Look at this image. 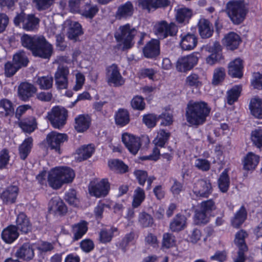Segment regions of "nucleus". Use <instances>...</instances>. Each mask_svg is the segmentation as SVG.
<instances>
[{"instance_id": "1", "label": "nucleus", "mask_w": 262, "mask_h": 262, "mask_svg": "<svg viewBox=\"0 0 262 262\" xmlns=\"http://www.w3.org/2000/svg\"><path fill=\"white\" fill-rule=\"evenodd\" d=\"M22 46L31 51L33 56L43 59H50L53 53V46L43 36H31L24 34L20 38Z\"/></svg>"}, {"instance_id": "2", "label": "nucleus", "mask_w": 262, "mask_h": 262, "mask_svg": "<svg viewBox=\"0 0 262 262\" xmlns=\"http://www.w3.org/2000/svg\"><path fill=\"white\" fill-rule=\"evenodd\" d=\"M210 112V108L204 101H190L186 108L187 122L191 126H198L206 121Z\"/></svg>"}, {"instance_id": "3", "label": "nucleus", "mask_w": 262, "mask_h": 262, "mask_svg": "<svg viewBox=\"0 0 262 262\" xmlns=\"http://www.w3.org/2000/svg\"><path fill=\"white\" fill-rule=\"evenodd\" d=\"M75 177L73 169L69 167L55 168L50 170L48 175V182L53 189H59L64 183L71 182Z\"/></svg>"}, {"instance_id": "4", "label": "nucleus", "mask_w": 262, "mask_h": 262, "mask_svg": "<svg viewBox=\"0 0 262 262\" xmlns=\"http://www.w3.org/2000/svg\"><path fill=\"white\" fill-rule=\"evenodd\" d=\"M225 11L234 24H239L244 20L248 9L244 0H231L226 4Z\"/></svg>"}, {"instance_id": "5", "label": "nucleus", "mask_w": 262, "mask_h": 262, "mask_svg": "<svg viewBox=\"0 0 262 262\" xmlns=\"http://www.w3.org/2000/svg\"><path fill=\"white\" fill-rule=\"evenodd\" d=\"M40 19L33 14H26L24 11L17 13L14 17L13 23L15 26H19L22 23V28L27 31H33L39 26Z\"/></svg>"}, {"instance_id": "6", "label": "nucleus", "mask_w": 262, "mask_h": 262, "mask_svg": "<svg viewBox=\"0 0 262 262\" xmlns=\"http://www.w3.org/2000/svg\"><path fill=\"white\" fill-rule=\"evenodd\" d=\"M68 112L63 107L59 106L53 107L48 113V119L55 128H60L66 124Z\"/></svg>"}, {"instance_id": "7", "label": "nucleus", "mask_w": 262, "mask_h": 262, "mask_svg": "<svg viewBox=\"0 0 262 262\" xmlns=\"http://www.w3.org/2000/svg\"><path fill=\"white\" fill-rule=\"evenodd\" d=\"M69 68L67 66L59 64L54 73V77L56 88L58 90L67 89L69 84Z\"/></svg>"}, {"instance_id": "8", "label": "nucleus", "mask_w": 262, "mask_h": 262, "mask_svg": "<svg viewBox=\"0 0 262 262\" xmlns=\"http://www.w3.org/2000/svg\"><path fill=\"white\" fill-rule=\"evenodd\" d=\"M119 32L115 35L117 41L120 42V46L122 45L123 50H128L131 47V29L129 24L122 26L119 28Z\"/></svg>"}, {"instance_id": "9", "label": "nucleus", "mask_w": 262, "mask_h": 262, "mask_svg": "<svg viewBox=\"0 0 262 262\" xmlns=\"http://www.w3.org/2000/svg\"><path fill=\"white\" fill-rule=\"evenodd\" d=\"M197 54L193 53L179 58L176 63L177 70L179 72H185L192 69L198 62Z\"/></svg>"}, {"instance_id": "10", "label": "nucleus", "mask_w": 262, "mask_h": 262, "mask_svg": "<svg viewBox=\"0 0 262 262\" xmlns=\"http://www.w3.org/2000/svg\"><path fill=\"white\" fill-rule=\"evenodd\" d=\"M47 141L49 146L52 149H54L58 153H60L61 145L68 139V135L66 134L52 132L47 136Z\"/></svg>"}, {"instance_id": "11", "label": "nucleus", "mask_w": 262, "mask_h": 262, "mask_svg": "<svg viewBox=\"0 0 262 262\" xmlns=\"http://www.w3.org/2000/svg\"><path fill=\"white\" fill-rule=\"evenodd\" d=\"M155 33L161 37L166 38L168 36L175 35L178 29L173 23L168 24L166 21H159L155 25Z\"/></svg>"}, {"instance_id": "12", "label": "nucleus", "mask_w": 262, "mask_h": 262, "mask_svg": "<svg viewBox=\"0 0 262 262\" xmlns=\"http://www.w3.org/2000/svg\"><path fill=\"white\" fill-rule=\"evenodd\" d=\"M106 78L109 84L118 86L122 85L124 80L121 76L119 69L115 64H113L106 68Z\"/></svg>"}, {"instance_id": "13", "label": "nucleus", "mask_w": 262, "mask_h": 262, "mask_svg": "<svg viewBox=\"0 0 262 262\" xmlns=\"http://www.w3.org/2000/svg\"><path fill=\"white\" fill-rule=\"evenodd\" d=\"M110 185L107 179H102L96 184H90L89 190L91 195L97 198L106 196L110 190Z\"/></svg>"}, {"instance_id": "14", "label": "nucleus", "mask_w": 262, "mask_h": 262, "mask_svg": "<svg viewBox=\"0 0 262 262\" xmlns=\"http://www.w3.org/2000/svg\"><path fill=\"white\" fill-rule=\"evenodd\" d=\"M212 188L211 184L209 180H199L193 188V192L198 197L207 198L211 193Z\"/></svg>"}, {"instance_id": "15", "label": "nucleus", "mask_w": 262, "mask_h": 262, "mask_svg": "<svg viewBox=\"0 0 262 262\" xmlns=\"http://www.w3.org/2000/svg\"><path fill=\"white\" fill-rule=\"evenodd\" d=\"M19 192L16 185H10L5 189L0 190V199L5 204H12L16 202Z\"/></svg>"}, {"instance_id": "16", "label": "nucleus", "mask_w": 262, "mask_h": 262, "mask_svg": "<svg viewBox=\"0 0 262 262\" xmlns=\"http://www.w3.org/2000/svg\"><path fill=\"white\" fill-rule=\"evenodd\" d=\"M143 53L147 58H156L160 53V41L158 39H151L143 48Z\"/></svg>"}, {"instance_id": "17", "label": "nucleus", "mask_w": 262, "mask_h": 262, "mask_svg": "<svg viewBox=\"0 0 262 262\" xmlns=\"http://www.w3.org/2000/svg\"><path fill=\"white\" fill-rule=\"evenodd\" d=\"M15 255L16 257L29 261L34 256L33 246L30 243L23 244L16 250Z\"/></svg>"}, {"instance_id": "18", "label": "nucleus", "mask_w": 262, "mask_h": 262, "mask_svg": "<svg viewBox=\"0 0 262 262\" xmlns=\"http://www.w3.org/2000/svg\"><path fill=\"white\" fill-rule=\"evenodd\" d=\"M138 3L142 9L150 11L151 9L165 8L169 5L170 2L169 0H138Z\"/></svg>"}, {"instance_id": "19", "label": "nucleus", "mask_w": 262, "mask_h": 262, "mask_svg": "<svg viewBox=\"0 0 262 262\" xmlns=\"http://www.w3.org/2000/svg\"><path fill=\"white\" fill-rule=\"evenodd\" d=\"M36 92V88L28 82L21 83L18 88L19 97L24 101H27Z\"/></svg>"}, {"instance_id": "20", "label": "nucleus", "mask_w": 262, "mask_h": 262, "mask_svg": "<svg viewBox=\"0 0 262 262\" xmlns=\"http://www.w3.org/2000/svg\"><path fill=\"white\" fill-rule=\"evenodd\" d=\"M198 38L193 34L188 33L181 35L180 46L184 50H193L197 45Z\"/></svg>"}, {"instance_id": "21", "label": "nucleus", "mask_w": 262, "mask_h": 262, "mask_svg": "<svg viewBox=\"0 0 262 262\" xmlns=\"http://www.w3.org/2000/svg\"><path fill=\"white\" fill-rule=\"evenodd\" d=\"M15 227L17 230L23 233H27L32 229V225L29 219L24 213H20L17 215Z\"/></svg>"}, {"instance_id": "22", "label": "nucleus", "mask_w": 262, "mask_h": 262, "mask_svg": "<svg viewBox=\"0 0 262 262\" xmlns=\"http://www.w3.org/2000/svg\"><path fill=\"white\" fill-rule=\"evenodd\" d=\"M19 233L15 225H10L3 229L1 236L3 240L7 244H11L18 237Z\"/></svg>"}, {"instance_id": "23", "label": "nucleus", "mask_w": 262, "mask_h": 262, "mask_svg": "<svg viewBox=\"0 0 262 262\" xmlns=\"http://www.w3.org/2000/svg\"><path fill=\"white\" fill-rule=\"evenodd\" d=\"M259 161V157L258 155L249 152L243 159V168L246 170H253L257 166Z\"/></svg>"}, {"instance_id": "24", "label": "nucleus", "mask_w": 262, "mask_h": 262, "mask_svg": "<svg viewBox=\"0 0 262 262\" xmlns=\"http://www.w3.org/2000/svg\"><path fill=\"white\" fill-rule=\"evenodd\" d=\"M198 26L199 34L202 38H208L212 35L213 28L208 20L201 19Z\"/></svg>"}, {"instance_id": "25", "label": "nucleus", "mask_w": 262, "mask_h": 262, "mask_svg": "<svg viewBox=\"0 0 262 262\" xmlns=\"http://www.w3.org/2000/svg\"><path fill=\"white\" fill-rule=\"evenodd\" d=\"M243 61L236 58L228 65V74L232 77L241 78L243 76Z\"/></svg>"}, {"instance_id": "26", "label": "nucleus", "mask_w": 262, "mask_h": 262, "mask_svg": "<svg viewBox=\"0 0 262 262\" xmlns=\"http://www.w3.org/2000/svg\"><path fill=\"white\" fill-rule=\"evenodd\" d=\"M241 40L239 36L234 32H230L223 39V43L231 50L236 49L239 45Z\"/></svg>"}, {"instance_id": "27", "label": "nucleus", "mask_w": 262, "mask_h": 262, "mask_svg": "<svg viewBox=\"0 0 262 262\" xmlns=\"http://www.w3.org/2000/svg\"><path fill=\"white\" fill-rule=\"evenodd\" d=\"M95 150V146L92 144L81 146L76 150L78 155L77 160L82 161L90 158L94 153Z\"/></svg>"}, {"instance_id": "28", "label": "nucleus", "mask_w": 262, "mask_h": 262, "mask_svg": "<svg viewBox=\"0 0 262 262\" xmlns=\"http://www.w3.org/2000/svg\"><path fill=\"white\" fill-rule=\"evenodd\" d=\"M91 119L88 115H80L75 119V129L79 133L86 130L90 126Z\"/></svg>"}, {"instance_id": "29", "label": "nucleus", "mask_w": 262, "mask_h": 262, "mask_svg": "<svg viewBox=\"0 0 262 262\" xmlns=\"http://www.w3.org/2000/svg\"><path fill=\"white\" fill-rule=\"evenodd\" d=\"M88 222L81 221L80 222L72 225V232L73 234V239L77 241L80 239L87 232Z\"/></svg>"}, {"instance_id": "30", "label": "nucleus", "mask_w": 262, "mask_h": 262, "mask_svg": "<svg viewBox=\"0 0 262 262\" xmlns=\"http://www.w3.org/2000/svg\"><path fill=\"white\" fill-rule=\"evenodd\" d=\"M18 125L26 133L33 132L37 127V122L34 117L31 116L18 121Z\"/></svg>"}, {"instance_id": "31", "label": "nucleus", "mask_w": 262, "mask_h": 262, "mask_svg": "<svg viewBox=\"0 0 262 262\" xmlns=\"http://www.w3.org/2000/svg\"><path fill=\"white\" fill-rule=\"evenodd\" d=\"M114 118L116 124L123 127L129 123V114L126 110L120 108L116 112Z\"/></svg>"}, {"instance_id": "32", "label": "nucleus", "mask_w": 262, "mask_h": 262, "mask_svg": "<svg viewBox=\"0 0 262 262\" xmlns=\"http://www.w3.org/2000/svg\"><path fill=\"white\" fill-rule=\"evenodd\" d=\"M186 218L181 214H177L170 223L169 227L173 232H178L186 227Z\"/></svg>"}, {"instance_id": "33", "label": "nucleus", "mask_w": 262, "mask_h": 262, "mask_svg": "<svg viewBox=\"0 0 262 262\" xmlns=\"http://www.w3.org/2000/svg\"><path fill=\"white\" fill-rule=\"evenodd\" d=\"M131 15V2H127L124 4L120 5L115 14L117 19H126Z\"/></svg>"}, {"instance_id": "34", "label": "nucleus", "mask_w": 262, "mask_h": 262, "mask_svg": "<svg viewBox=\"0 0 262 262\" xmlns=\"http://www.w3.org/2000/svg\"><path fill=\"white\" fill-rule=\"evenodd\" d=\"M33 145V139H26L19 147V154L21 159L25 160L31 151Z\"/></svg>"}, {"instance_id": "35", "label": "nucleus", "mask_w": 262, "mask_h": 262, "mask_svg": "<svg viewBox=\"0 0 262 262\" xmlns=\"http://www.w3.org/2000/svg\"><path fill=\"white\" fill-rule=\"evenodd\" d=\"M98 11L99 8L97 5L86 3L81 7L80 14L86 18L92 19Z\"/></svg>"}, {"instance_id": "36", "label": "nucleus", "mask_w": 262, "mask_h": 262, "mask_svg": "<svg viewBox=\"0 0 262 262\" xmlns=\"http://www.w3.org/2000/svg\"><path fill=\"white\" fill-rule=\"evenodd\" d=\"M108 166L111 170L123 173L128 170V166L121 160L118 159H111L108 161Z\"/></svg>"}, {"instance_id": "37", "label": "nucleus", "mask_w": 262, "mask_h": 262, "mask_svg": "<svg viewBox=\"0 0 262 262\" xmlns=\"http://www.w3.org/2000/svg\"><path fill=\"white\" fill-rule=\"evenodd\" d=\"M29 59L24 51H21L16 53L13 56L12 62L19 69L27 66Z\"/></svg>"}, {"instance_id": "38", "label": "nucleus", "mask_w": 262, "mask_h": 262, "mask_svg": "<svg viewBox=\"0 0 262 262\" xmlns=\"http://www.w3.org/2000/svg\"><path fill=\"white\" fill-rule=\"evenodd\" d=\"M250 109L252 114L258 118H262V101L258 98L251 99Z\"/></svg>"}, {"instance_id": "39", "label": "nucleus", "mask_w": 262, "mask_h": 262, "mask_svg": "<svg viewBox=\"0 0 262 262\" xmlns=\"http://www.w3.org/2000/svg\"><path fill=\"white\" fill-rule=\"evenodd\" d=\"M247 217V211L244 206H242L239 210L235 214L231 220L232 225L235 228H239L245 222Z\"/></svg>"}, {"instance_id": "40", "label": "nucleus", "mask_w": 262, "mask_h": 262, "mask_svg": "<svg viewBox=\"0 0 262 262\" xmlns=\"http://www.w3.org/2000/svg\"><path fill=\"white\" fill-rule=\"evenodd\" d=\"M192 15V11L186 8H180L177 10L176 19L179 23L187 24Z\"/></svg>"}, {"instance_id": "41", "label": "nucleus", "mask_w": 262, "mask_h": 262, "mask_svg": "<svg viewBox=\"0 0 262 262\" xmlns=\"http://www.w3.org/2000/svg\"><path fill=\"white\" fill-rule=\"evenodd\" d=\"M36 83L41 90H49L52 88L53 78L51 75L39 76L36 81Z\"/></svg>"}, {"instance_id": "42", "label": "nucleus", "mask_w": 262, "mask_h": 262, "mask_svg": "<svg viewBox=\"0 0 262 262\" xmlns=\"http://www.w3.org/2000/svg\"><path fill=\"white\" fill-rule=\"evenodd\" d=\"M50 210L54 212L63 214L67 211V207L64 203L59 198L52 199L50 202Z\"/></svg>"}, {"instance_id": "43", "label": "nucleus", "mask_w": 262, "mask_h": 262, "mask_svg": "<svg viewBox=\"0 0 262 262\" xmlns=\"http://www.w3.org/2000/svg\"><path fill=\"white\" fill-rule=\"evenodd\" d=\"M227 172V169H225L221 174L218 180L219 188L223 193L226 192L229 187L230 179Z\"/></svg>"}, {"instance_id": "44", "label": "nucleus", "mask_w": 262, "mask_h": 262, "mask_svg": "<svg viewBox=\"0 0 262 262\" xmlns=\"http://www.w3.org/2000/svg\"><path fill=\"white\" fill-rule=\"evenodd\" d=\"M247 233L244 230H241L236 233L234 243L238 247L239 249L247 250V246L245 243V238L247 237Z\"/></svg>"}, {"instance_id": "45", "label": "nucleus", "mask_w": 262, "mask_h": 262, "mask_svg": "<svg viewBox=\"0 0 262 262\" xmlns=\"http://www.w3.org/2000/svg\"><path fill=\"white\" fill-rule=\"evenodd\" d=\"M145 198V194L144 190L139 187L135 190L132 201V207L137 208L141 205Z\"/></svg>"}, {"instance_id": "46", "label": "nucleus", "mask_w": 262, "mask_h": 262, "mask_svg": "<svg viewBox=\"0 0 262 262\" xmlns=\"http://www.w3.org/2000/svg\"><path fill=\"white\" fill-rule=\"evenodd\" d=\"M117 228L113 227L109 229H102L99 233V239L102 243H106L110 242L115 232H117Z\"/></svg>"}, {"instance_id": "47", "label": "nucleus", "mask_w": 262, "mask_h": 262, "mask_svg": "<svg viewBox=\"0 0 262 262\" xmlns=\"http://www.w3.org/2000/svg\"><path fill=\"white\" fill-rule=\"evenodd\" d=\"M170 136V133L166 132L164 129H160L158 133L157 137L154 140L155 145L161 147H164Z\"/></svg>"}, {"instance_id": "48", "label": "nucleus", "mask_w": 262, "mask_h": 262, "mask_svg": "<svg viewBox=\"0 0 262 262\" xmlns=\"http://www.w3.org/2000/svg\"><path fill=\"white\" fill-rule=\"evenodd\" d=\"M241 91L242 88L239 85L234 86L228 91L227 96V103L232 105L234 102L236 101L240 95Z\"/></svg>"}, {"instance_id": "49", "label": "nucleus", "mask_w": 262, "mask_h": 262, "mask_svg": "<svg viewBox=\"0 0 262 262\" xmlns=\"http://www.w3.org/2000/svg\"><path fill=\"white\" fill-rule=\"evenodd\" d=\"M82 33L81 25L77 22H74L70 28L68 35L70 39L76 40L77 37Z\"/></svg>"}, {"instance_id": "50", "label": "nucleus", "mask_w": 262, "mask_h": 262, "mask_svg": "<svg viewBox=\"0 0 262 262\" xmlns=\"http://www.w3.org/2000/svg\"><path fill=\"white\" fill-rule=\"evenodd\" d=\"M225 70L223 68H216L213 73L212 83L213 85H217L222 82L225 77Z\"/></svg>"}, {"instance_id": "51", "label": "nucleus", "mask_w": 262, "mask_h": 262, "mask_svg": "<svg viewBox=\"0 0 262 262\" xmlns=\"http://www.w3.org/2000/svg\"><path fill=\"white\" fill-rule=\"evenodd\" d=\"M35 8L39 11L49 9L53 4L54 0H32Z\"/></svg>"}, {"instance_id": "52", "label": "nucleus", "mask_w": 262, "mask_h": 262, "mask_svg": "<svg viewBox=\"0 0 262 262\" xmlns=\"http://www.w3.org/2000/svg\"><path fill=\"white\" fill-rule=\"evenodd\" d=\"M139 222L144 227L151 226L154 224V220L152 216L145 212H142L139 214Z\"/></svg>"}, {"instance_id": "53", "label": "nucleus", "mask_w": 262, "mask_h": 262, "mask_svg": "<svg viewBox=\"0 0 262 262\" xmlns=\"http://www.w3.org/2000/svg\"><path fill=\"white\" fill-rule=\"evenodd\" d=\"M251 139L253 144L258 148L262 146V128H258L252 131Z\"/></svg>"}, {"instance_id": "54", "label": "nucleus", "mask_w": 262, "mask_h": 262, "mask_svg": "<svg viewBox=\"0 0 262 262\" xmlns=\"http://www.w3.org/2000/svg\"><path fill=\"white\" fill-rule=\"evenodd\" d=\"M186 84L191 87L198 88L202 85L198 75L192 73L186 77Z\"/></svg>"}, {"instance_id": "55", "label": "nucleus", "mask_w": 262, "mask_h": 262, "mask_svg": "<svg viewBox=\"0 0 262 262\" xmlns=\"http://www.w3.org/2000/svg\"><path fill=\"white\" fill-rule=\"evenodd\" d=\"M143 123L149 128L156 126L157 121L159 120V116H157L154 114H148L143 116Z\"/></svg>"}, {"instance_id": "56", "label": "nucleus", "mask_w": 262, "mask_h": 262, "mask_svg": "<svg viewBox=\"0 0 262 262\" xmlns=\"http://www.w3.org/2000/svg\"><path fill=\"white\" fill-rule=\"evenodd\" d=\"M195 221L197 224H206L209 221V214L200 208L195 211Z\"/></svg>"}, {"instance_id": "57", "label": "nucleus", "mask_w": 262, "mask_h": 262, "mask_svg": "<svg viewBox=\"0 0 262 262\" xmlns=\"http://www.w3.org/2000/svg\"><path fill=\"white\" fill-rule=\"evenodd\" d=\"M0 108L4 110L6 115H11L14 113L13 103L7 99H3L0 100Z\"/></svg>"}, {"instance_id": "58", "label": "nucleus", "mask_w": 262, "mask_h": 262, "mask_svg": "<svg viewBox=\"0 0 262 262\" xmlns=\"http://www.w3.org/2000/svg\"><path fill=\"white\" fill-rule=\"evenodd\" d=\"M175 237L169 233H164L163 235L162 246L165 248H169L175 245Z\"/></svg>"}, {"instance_id": "59", "label": "nucleus", "mask_w": 262, "mask_h": 262, "mask_svg": "<svg viewBox=\"0 0 262 262\" xmlns=\"http://www.w3.org/2000/svg\"><path fill=\"white\" fill-rule=\"evenodd\" d=\"M145 102L141 96H135L132 99V107L138 111H143L145 108Z\"/></svg>"}, {"instance_id": "60", "label": "nucleus", "mask_w": 262, "mask_h": 262, "mask_svg": "<svg viewBox=\"0 0 262 262\" xmlns=\"http://www.w3.org/2000/svg\"><path fill=\"white\" fill-rule=\"evenodd\" d=\"M200 209L209 214L212 211L216 209V206L214 202L210 199L203 201L200 204Z\"/></svg>"}, {"instance_id": "61", "label": "nucleus", "mask_w": 262, "mask_h": 262, "mask_svg": "<svg viewBox=\"0 0 262 262\" xmlns=\"http://www.w3.org/2000/svg\"><path fill=\"white\" fill-rule=\"evenodd\" d=\"M19 70L12 62H7L5 65V74L6 77H10L14 75Z\"/></svg>"}, {"instance_id": "62", "label": "nucleus", "mask_w": 262, "mask_h": 262, "mask_svg": "<svg viewBox=\"0 0 262 262\" xmlns=\"http://www.w3.org/2000/svg\"><path fill=\"white\" fill-rule=\"evenodd\" d=\"M65 200L70 205L77 206L78 203V199L76 197V191L74 189L69 190L66 193Z\"/></svg>"}, {"instance_id": "63", "label": "nucleus", "mask_w": 262, "mask_h": 262, "mask_svg": "<svg viewBox=\"0 0 262 262\" xmlns=\"http://www.w3.org/2000/svg\"><path fill=\"white\" fill-rule=\"evenodd\" d=\"M82 0H69V7L70 11L73 13H80L81 6L83 4Z\"/></svg>"}, {"instance_id": "64", "label": "nucleus", "mask_w": 262, "mask_h": 262, "mask_svg": "<svg viewBox=\"0 0 262 262\" xmlns=\"http://www.w3.org/2000/svg\"><path fill=\"white\" fill-rule=\"evenodd\" d=\"M195 166L200 170L202 171H208L210 167V162L203 159H198L194 163Z\"/></svg>"}]
</instances>
